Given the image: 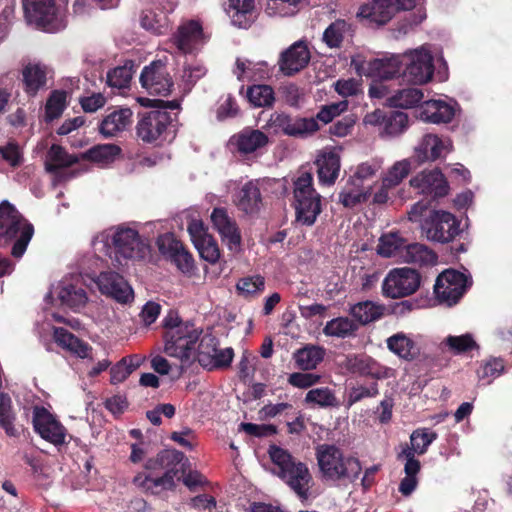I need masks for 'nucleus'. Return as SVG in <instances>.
Wrapping results in <instances>:
<instances>
[{
  "label": "nucleus",
  "instance_id": "1",
  "mask_svg": "<svg viewBox=\"0 0 512 512\" xmlns=\"http://www.w3.org/2000/svg\"><path fill=\"white\" fill-rule=\"evenodd\" d=\"M95 253L115 257L119 265L122 260L143 259L149 252L148 243L139 236V232L132 227L113 226L99 233L93 240Z\"/></svg>",
  "mask_w": 512,
  "mask_h": 512
},
{
  "label": "nucleus",
  "instance_id": "2",
  "mask_svg": "<svg viewBox=\"0 0 512 512\" xmlns=\"http://www.w3.org/2000/svg\"><path fill=\"white\" fill-rule=\"evenodd\" d=\"M315 455L320 477L325 482H353L362 471L360 461L356 457L345 454L335 445L320 444Z\"/></svg>",
  "mask_w": 512,
  "mask_h": 512
},
{
  "label": "nucleus",
  "instance_id": "3",
  "mask_svg": "<svg viewBox=\"0 0 512 512\" xmlns=\"http://www.w3.org/2000/svg\"><path fill=\"white\" fill-rule=\"evenodd\" d=\"M268 453L275 466L273 473L282 479L301 501L307 500L313 479L306 464L296 461L287 450L276 445L270 446Z\"/></svg>",
  "mask_w": 512,
  "mask_h": 512
},
{
  "label": "nucleus",
  "instance_id": "4",
  "mask_svg": "<svg viewBox=\"0 0 512 512\" xmlns=\"http://www.w3.org/2000/svg\"><path fill=\"white\" fill-rule=\"evenodd\" d=\"M33 233V226L21 216L12 204L8 201H3L0 204V238L16 239L11 251L15 258L22 257Z\"/></svg>",
  "mask_w": 512,
  "mask_h": 512
},
{
  "label": "nucleus",
  "instance_id": "5",
  "mask_svg": "<svg viewBox=\"0 0 512 512\" xmlns=\"http://www.w3.org/2000/svg\"><path fill=\"white\" fill-rule=\"evenodd\" d=\"M294 206L296 220L312 226L322 211L321 196L313 187V176L305 171L294 180Z\"/></svg>",
  "mask_w": 512,
  "mask_h": 512
},
{
  "label": "nucleus",
  "instance_id": "6",
  "mask_svg": "<svg viewBox=\"0 0 512 512\" xmlns=\"http://www.w3.org/2000/svg\"><path fill=\"white\" fill-rule=\"evenodd\" d=\"M201 331L193 324L185 323L166 330L164 352L180 360L182 367H187L196 360V344Z\"/></svg>",
  "mask_w": 512,
  "mask_h": 512
},
{
  "label": "nucleus",
  "instance_id": "7",
  "mask_svg": "<svg viewBox=\"0 0 512 512\" xmlns=\"http://www.w3.org/2000/svg\"><path fill=\"white\" fill-rule=\"evenodd\" d=\"M27 20L46 32H57L63 29L65 7L55 0H23Z\"/></svg>",
  "mask_w": 512,
  "mask_h": 512
},
{
  "label": "nucleus",
  "instance_id": "8",
  "mask_svg": "<svg viewBox=\"0 0 512 512\" xmlns=\"http://www.w3.org/2000/svg\"><path fill=\"white\" fill-rule=\"evenodd\" d=\"M188 467V459L185 455L174 449L161 451L153 459L146 463V469L151 471H163L161 477H156V483L160 489H171L174 487V479L182 472L185 473Z\"/></svg>",
  "mask_w": 512,
  "mask_h": 512
},
{
  "label": "nucleus",
  "instance_id": "9",
  "mask_svg": "<svg viewBox=\"0 0 512 512\" xmlns=\"http://www.w3.org/2000/svg\"><path fill=\"white\" fill-rule=\"evenodd\" d=\"M87 272L82 268L78 275H70L64 277L56 286H54L46 299L57 298L61 306L68 307L74 311H79L83 308L87 301L88 296L82 286V276Z\"/></svg>",
  "mask_w": 512,
  "mask_h": 512
},
{
  "label": "nucleus",
  "instance_id": "10",
  "mask_svg": "<svg viewBox=\"0 0 512 512\" xmlns=\"http://www.w3.org/2000/svg\"><path fill=\"white\" fill-rule=\"evenodd\" d=\"M421 228L428 240L438 243H448L459 234L456 218L443 210L430 211Z\"/></svg>",
  "mask_w": 512,
  "mask_h": 512
},
{
  "label": "nucleus",
  "instance_id": "11",
  "mask_svg": "<svg viewBox=\"0 0 512 512\" xmlns=\"http://www.w3.org/2000/svg\"><path fill=\"white\" fill-rule=\"evenodd\" d=\"M403 59L404 79L412 84H425L432 79L434 73L433 57L425 47L401 55Z\"/></svg>",
  "mask_w": 512,
  "mask_h": 512
},
{
  "label": "nucleus",
  "instance_id": "12",
  "mask_svg": "<svg viewBox=\"0 0 512 512\" xmlns=\"http://www.w3.org/2000/svg\"><path fill=\"white\" fill-rule=\"evenodd\" d=\"M351 65L359 75L389 80L400 74L403 59L400 54H393L388 57L365 61L360 55H356L352 57Z\"/></svg>",
  "mask_w": 512,
  "mask_h": 512
},
{
  "label": "nucleus",
  "instance_id": "13",
  "mask_svg": "<svg viewBox=\"0 0 512 512\" xmlns=\"http://www.w3.org/2000/svg\"><path fill=\"white\" fill-rule=\"evenodd\" d=\"M420 281L416 270L408 267L394 268L384 278L383 294L392 299L409 296L418 290Z\"/></svg>",
  "mask_w": 512,
  "mask_h": 512
},
{
  "label": "nucleus",
  "instance_id": "14",
  "mask_svg": "<svg viewBox=\"0 0 512 512\" xmlns=\"http://www.w3.org/2000/svg\"><path fill=\"white\" fill-rule=\"evenodd\" d=\"M233 357V349H219L218 342L212 335H204L197 346L196 360L208 370L230 366Z\"/></svg>",
  "mask_w": 512,
  "mask_h": 512
},
{
  "label": "nucleus",
  "instance_id": "15",
  "mask_svg": "<svg viewBox=\"0 0 512 512\" xmlns=\"http://www.w3.org/2000/svg\"><path fill=\"white\" fill-rule=\"evenodd\" d=\"M467 287L468 278L465 274L456 270H446L437 277L434 292L440 302L451 306L458 302Z\"/></svg>",
  "mask_w": 512,
  "mask_h": 512
},
{
  "label": "nucleus",
  "instance_id": "16",
  "mask_svg": "<svg viewBox=\"0 0 512 512\" xmlns=\"http://www.w3.org/2000/svg\"><path fill=\"white\" fill-rule=\"evenodd\" d=\"M84 273L85 276L96 283L101 294L111 297L122 304L130 303L133 300V290L120 274L116 272H102L100 275L95 276L94 273L89 271Z\"/></svg>",
  "mask_w": 512,
  "mask_h": 512
},
{
  "label": "nucleus",
  "instance_id": "17",
  "mask_svg": "<svg viewBox=\"0 0 512 512\" xmlns=\"http://www.w3.org/2000/svg\"><path fill=\"white\" fill-rule=\"evenodd\" d=\"M32 423L40 437L54 445L65 443L67 431L57 417L42 406L33 408Z\"/></svg>",
  "mask_w": 512,
  "mask_h": 512
},
{
  "label": "nucleus",
  "instance_id": "18",
  "mask_svg": "<svg viewBox=\"0 0 512 512\" xmlns=\"http://www.w3.org/2000/svg\"><path fill=\"white\" fill-rule=\"evenodd\" d=\"M159 251L184 274L191 275L194 270L192 255L183 244L171 234H164L157 240Z\"/></svg>",
  "mask_w": 512,
  "mask_h": 512
},
{
  "label": "nucleus",
  "instance_id": "19",
  "mask_svg": "<svg viewBox=\"0 0 512 512\" xmlns=\"http://www.w3.org/2000/svg\"><path fill=\"white\" fill-rule=\"evenodd\" d=\"M140 82L150 94L161 96H167L173 86L166 65L161 60L144 67L140 75Z\"/></svg>",
  "mask_w": 512,
  "mask_h": 512
},
{
  "label": "nucleus",
  "instance_id": "20",
  "mask_svg": "<svg viewBox=\"0 0 512 512\" xmlns=\"http://www.w3.org/2000/svg\"><path fill=\"white\" fill-rule=\"evenodd\" d=\"M171 116L165 109H155L143 114L137 125L138 136L144 142L158 140L171 122Z\"/></svg>",
  "mask_w": 512,
  "mask_h": 512
},
{
  "label": "nucleus",
  "instance_id": "21",
  "mask_svg": "<svg viewBox=\"0 0 512 512\" xmlns=\"http://www.w3.org/2000/svg\"><path fill=\"white\" fill-rule=\"evenodd\" d=\"M457 103L455 100L430 99L424 101L418 110V118L427 123H448L455 116Z\"/></svg>",
  "mask_w": 512,
  "mask_h": 512
},
{
  "label": "nucleus",
  "instance_id": "22",
  "mask_svg": "<svg viewBox=\"0 0 512 512\" xmlns=\"http://www.w3.org/2000/svg\"><path fill=\"white\" fill-rule=\"evenodd\" d=\"M410 185L419 193L432 197H442L448 193V183L438 169L425 170L410 180Z\"/></svg>",
  "mask_w": 512,
  "mask_h": 512
},
{
  "label": "nucleus",
  "instance_id": "23",
  "mask_svg": "<svg viewBox=\"0 0 512 512\" xmlns=\"http://www.w3.org/2000/svg\"><path fill=\"white\" fill-rule=\"evenodd\" d=\"M344 367L352 372L376 379H385L393 375L391 368L377 363L367 355H348L344 361Z\"/></svg>",
  "mask_w": 512,
  "mask_h": 512
},
{
  "label": "nucleus",
  "instance_id": "24",
  "mask_svg": "<svg viewBox=\"0 0 512 512\" xmlns=\"http://www.w3.org/2000/svg\"><path fill=\"white\" fill-rule=\"evenodd\" d=\"M450 150L451 142L449 139L440 138L434 134H427L423 136L415 147V158L419 163L434 161L446 156Z\"/></svg>",
  "mask_w": 512,
  "mask_h": 512
},
{
  "label": "nucleus",
  "instance_id": "25",
  "mask_svg": "<svg viewBox=\"0 0 512 512\" xmlns=\"http://www.w3.org/2000/svg\"><path fill=\"white\" fill-rule=\"evenodd\" d=\"M309 60L310 52L306 43L297 41L282 53L279 61L280 70L291 76L306 67Z\"/></svg>",
  "mask_w": 512,
  "mask_h": 512
},
{
  "label": "nucleus",
  "instance_id": "26",
  "mask_svg": "<svg viewBox=\"0 0 512 512\" xmlns=\"http://www.w3.org/2000/svg\"><path fill=\"white\" fill-rule=\"evenodd\" d=\"M211 221L228 248L236 250L240 246L241 236L235 221L228 216L227 211L215 208L211 214Z\"/></svg>",
  "mask_w": 512,
  "mask_h": 512
},
{
  "label": "nucleus",
  "instance_id": "27",
  "mask_svg": "<svg viewBox=\"0 0 512 512\" xmlns=\"http://www.w3.org/2000/svg\"><path fill=\"white\" fill-rule=\"evenodd\" d=\"M201 25L194 20L182 24L174 36V43L184 54L192 53L203 44Z\"/></svg>",
  "mask_w": 512,
  "mask_h": 512
},
{
  "label": "nucleus",
  "instance_id": "28",
  "mask_svg": "<svg viewBox=\"0 0 512 512\" xmlns=\"http://www.w3.org/2000/svg\"><path fill=\"white\" fill-rule=\"evenodd\" d=\"M319 182L323 185H332L338 178L340 171V155L335 148L323 149L316 160Z\"/></svg>",
  "mask_w": 512,
  "mask_h": 512
},
{
  "label": "nucleus",
  "instance_id": "29",
  "mask_svg": "<svg viewBox=\"0 0 512 512\" xmlns=\"http://www.w3.org/2000/svg\"><path fill=\"white\" fill-rule=\"evenodd\" d=\"M267 135L257 129H245L230 139V145L240 154L249 155L268 144Z\"/></svg>",
  "mask_w": 512,
  "mask_h": 512
},
{
  "label": "nucleus",
  "instance_id": "30",
  "mask_svg": "<svg viewBox=\"0 0 512 512\" xmlns=\"http://www.w3.org/2000/svg\"><path fill=\"white\" fill-rule=\"evenodd\" d=\"M235 205L245 214H257L263 205L259 183L257 181L245 183L236 195Z\"/></svg>",
  "mask_w": 512,
  "mask_h": 512
},
{
  "label": "nucleus",
  "instance_id": "31",
  "mask_svg": "<svg viewBox=\"0 0 512 512\" xmlns=\"http://www.w3.org/2000/svg\"><path fill=\"white\" fill-rule=\"evenodd\" d=\"M394 15L395 8L390 0H374L362 5L357 12V17L367 19L377 25L388 23Z\"/></svg>",
  "mask_w": 512,
  "mask_h": 512
},
{
  "label": "nucleus",
  "instance_id": "32",
  "mask_svg": "<svg viewBox=\"0 0 512 512\" xmlns=\"http://www.w3.org/2000/svg\"><path fill=\"white\" fill-rule=\"evenodd\" d=\"M50 70L40 63H28L22 70L24 90L29 95H36L46 87Z\"/></svg>",
  "mask_w": 512,
  "mask_h": 512
},
{
  "label": "nucleus",
  "instance_id": "33",
  "mask_svg": "<svg viewBox=\"0 0 512 512\" xmlns=\"http://www.w3.org/2000/svg\"><path fill=\"white\" fill-rule=\"evenodd\" d=\"M53 338L55 342L71 354L82 358L91 359L92 347L64 328H54Z\"/></svg>",
  "mask_w": 512,
  "mask_h": 512
},
{
  "label": "nucleus",
  "instance_id": "34",
  "mask_svg": "<svg viewBox=\"0 0 512 512\" xmlns=\"http://www.w3.org/2000/svg\"><path fill=\"white\" fill-rule=\"evenodd\" d=\"M233 73L240 81H256L269 77L271 68L266 61L252 62L238 58Z\"/></svg>",
  "mask_w": 512,
  "mask_h": 512
},
{
  "label": "nucleus",
  "instance_id": "35",
  "mask_svg": "<svg viewBox=\"0 0 512 512\" xmlns=\"http://www.w3.org/2000/svg\"><path fill=\"white\" fill-rule=\"evenodd\" d=\"M227 14L233 25L248 28L254 21V0H228Z\"/></svg>",
  "mask_w": 512,
  "mask_h": 512
},
{
  "label": "nucleus",
  "instance_id": "36",
  "mask_svg": "<svg viewBox=\"0 0 512 512\" xmlns=\"http://www.w3.org/2000/svg\"><path fill=\"white\" fill-rule=\"evenodd\" d=\"M382 167V158H370L356 165L349 178L356 184L358 183L361 186H369L373 188V180L382 170Z\"/></svg>",
  "mask_w": 512,
  "mask_h": 512
},
{
  "label": "nucleus",
  "instance_id": "37",
  "mask_svg": "<svg viewBox=\"0 0 512 512\" xmlns=\"http://www.w3.org/2000/svg\"><path fill=\"white\" fill-rule=\"evenodd\" d=\"M386 345L390 352L404 360H413L418 354L415 341L404 332H397L388 337Z\"/></svg>",
  "mask_w": 512,
  "mask_h": 512
},
{
  "label": "nucleus",
  "instance_id": "38",
  "mask_svg": "<svg viewBox=\"0 0 512 512\" xmlns=\"http://www.w3.org/2000/svg\"><path fill=\"white\" fill-rule=\"evenodd\" d=\"M352 25L344 19L331 22L322 34L323 43L330 49H338L348 36H351Z\"/></svg>",
  "mask_w": 512,
  "mask_h": 512
},
{
  "label": "nucleus",
  "instance_id": "39",
  "mask_svg": "<svg viewBox=\"0 0 512 512\" xmlns=\"http://www.w3.org/2000/svg\"><path fill=\"white\" fill-rule=\"evenodd\" d=\"M325 349L316 345H306L293 353V360L298 369L310 371L316 369L324 360Z\"/></svg>",
  "mask_w": 512,
  "mask_h": 512
},
{
  "label": "nucleus",
  "instance_id": "40",
  "mask_svg": "<svg viewBox=\"0 0 512 512\" xmlns=\"http://www.w3.org/2000/svg\"><path fill=\"white\" fill-rule=\"evenodd\" d=\"M372 196V187L361 186L350 178L339 194V202L347 208H353L367 202Z\"/></svg>",
  "mask_w": 512,
  "mask_h": 512
},
{
  "label": "nucleus",
  "instance_id": "41",
  "mask_svg": "<svg viewBox=\"0 0 512 512\" xmlns=\"http://www.w3.org/2000/svg\"><path fill=\"white\" fill-rule=\"evenodd\" d=\"M132 111L128 108L115 110L107 115L100 126V132L106 137L115 136L131 123Z\"/></svg>",
  "mask_w": 512,
  "mask_h": 512
},
{
  "label": "nucleus",
  "instance_id": "42",
  "mask_svg": "<svg viewBox=\"0 0 512 512\" xmlns=\"http://www.w3.org/2000/svg\"><path fill=\"white\" fill-rule=\"evenodd\" d=\"M436 254L427 246L420 243L406 244L402 252L401 262L416 265H433L436 263Z\"/></svg>",
  "mask_w": 512,
  "mask_h": 512
},
{
  "label": "nucleus",
  "instance_id": "43",
  "mask_svg": "<svg viewBox=\"0 0 512 512\" xmlns=\"http://www.w3.org/2000/svg\"><path fill=\"white\" fill-rule=\"evenodd\" d=\"M406 241L397 232H389L383 234L377 246V252L382 257H394L398 261L402 258V252H404Z\"/></svg>",
  "mask_w": 512,
  "mask_h": 512
},
{
  "label": "nucleus",
  "instance_id": "44",
  "mask_svg": "<svg viewBox=\"0 0 512 512\" xmlns=\"http://www.w3.org/2000/svg\"><path fill=\"white\" fill-rule=\"evenodd\" d=\"M121 149L114 144H99L91 147L83 154V158L104 167L113 163L120 155Z\"/></svg>",
  "mask_w": 512,
  "mask_h": 512
},
{
  "label": "nucleus",
  "instance_id": "45",
  "mask_svg": "<svg viewBox=\"0 0 512 512\" xmlns=\"http://www.w3.org/2000/svg\"><path fill=\"white\" fill-rule=\"evenodd\" d=\"M436 439V434L429 430H416L410 436L411 447H405L398 455L399 458L407 460L408 452L411 453L412 458H415V454H424L429 445Z\"/></svg>",
  "mask_w": 512,
  "mask_h": 512
},
{
  "label": "nucleus",
  "instance_id": "46",
  "mask_svg": "<svg viewBox=\"0 0 512 512\" xmlns=\"http://www.w3.org/2000/svg\"><path fill=\"white\" fill-rule=\"evenodd\" d=\"M423 99V92L418 88L397 90L387 98V105L395 108L408 109L414 107Z\"/></svg>",
  "mask_w": 512,
  "mask_h": 512
},
{
  "label": "nucleus",
  "instance_id": "47",
  "mask_svg": "<svg viewBox=\"0 0 512 512\" xmlns=\"http://www.w3.org/2000/svg\"><path fill=\"white\" fill-rule=\"evenodd\" d=\"M141 26L153 34H164L168 30V18L160 9H146L141 15Z\"/></svg>",
  "mask_w": 512,
  "mask_h": 512
},
{
  "label": "nucleus",
  "instance_id": "48",
  "mask_svg": "<svg viewBox=\"0 0 512 512\" xmlns=\"http://www.w3.org/2000/svg\"><path fill=\"white\" fill-rule=\"evenodd\" d=\"M77 161V157L67 154L61 146L52 145L46 156L45 167L48 172L56 173L60 168L69 167Z\"/></svg>",
  "mask_w": 512,
  "mask_h": 512
},
{
  "label": "nucleus",
  "instance_id": "49",
  "mask_svg": "<svg viewBox=\"0 0 512 512\" xmlns=\"http://www.w3.org/2000/svg\"><path fill=\"white\" fill-rule=\"evenodd\" d=\"M421 468L419 460L412 458L410 452H408L407 460L404 465L405 477L401 480L399 485V491L404 496H409L417 487L418 479L417 474Z\"/></svg>",
  "mask_w": 512,
  "mask_h": 512
},
{
  "label": "nucleus",
  "instance_id": "50",
  "mask_svg": "<svg viewBox=\"0 0 512 512\" xmlns=\"http://www.w3.org/2000/svg\"><path fill=\"white\" fill-rule=\"evenodd\" d=\"M350 313L359 323L368 324L378 320L383 315V307L372 301H364L355 304Z\"/></svg>",
  "mask_w": 512,
  "mask_h": 512
},
{
  "label": "nucleus",
  "instance_id": "51",
  "mask_svg": "<svg viewBox=\"0 0 512 512\" xmlns=\"http://www.w3.org/2000/svg\"><path fill=\"white\" fill-rule=\"evenodd\" d=\"M358 326L347 317H338L328 321L323 329L327 336L346 338L352 335Z\"/></svg>",
  "mask_w": 512,
  "mask_h": 512
},
{
  "label": "nucleus",
  "instance_id": "52",
  "mask_svg": "<svg viewBox=\"0 0 512 512\" xmlns=\"http://www.w3.org/2000/svg\"><path fill=\"white\" fill-rule=\"evenodd\" d=\"M319 129L320 125L314 117L291 118L287 135L298 138H307L316 133Z\"/></svg>",
  "mask_w": 512,
  "mask_h": 512
},
{
  "label": "nucleus",
  "instance_id": "53",
  "mask_svg": "<svg viewBox=\"0 0 512 512\" xmlns=\"http://www.w3.org/2000/svg\"><path fill=\"white\" fill-rule=\"evenodd\" d=\"M15 414L12 410V400L8 394H0V426L10 437L18 435V431L14 426Z\"/></svg>",
  "mask_w": 512,
  "mask_h": 512
},
{
  "label": "nucleus",
  "instance_id": "54",
  "mask_svg": "<svg viewBox=\"0 0 512 512\" xmlns=\"http://www.w3.org/2000/svg\"><path fill=\"white\" fill-rule=\"evenodd\" d=\"M249 102L255 107H270L275 101L274 91L269 85H253L247 91Z\"/></svg>",
  "mask_w": 512,
  "mask_h": 512
},
{
  "label": "nucleus",
  "instance_id": "55",
  "mask_svg": "<svg viewBox=\"0 0 512 512\" xmlns=\"http://www.w3.org/2000/svg\"><path fill=\"white\" fill-rule=\"evenodd\" d=\"M305 402L322 408L338 405L335 393L328 387L314 388L307 392Z\"/></svg>",
  "mask_w": 512,
  "mask_h": 512
},
{
  "label": "nucleus",
  "instance_id": "56",
  "mask_svg": "<svg viewBox=\"0 0 512 512\" xmlns=\"http://www.w3.org/2000/svg\"><path fill=\"white\" fill-rule=\"evenodd\" d=\"M411 169V160L402 159L389 167L382 177L392 186L397 187L409 175Z\"/></svg>",
  "mask_w": 512,
  "mask_h": 512
},
{
  "label": "nucleus",
  "instance_id": "57",
  "mask_svg": "<svg viewBox=\"0 0 512 512\" xmlns=\"http://www.w3.org/2000/svg\"><path fill=\"white\" fill-rule=\"evenodd\" d=\"M504 368L501 358L491 357L481 365L477 374L480 380H485L487 384H490L504 372Z\"/></svg>",
  "mask_w": 512,
  "mask_h": 512
},
{
  "label": "nucleus",
  "instance_id": "58",
  "mask_svg": "<svg viewBox=\"0 0 512 512\" xmlns=\"http://www.w3.org/2000/svg\"><path fill=\"white\" fill-rule=\"evenodd\" d=\"M444 343L454 354H461L478 347L469 333L460 336L449 335L445 338Z\"/></svg>",
  "mask_w": 512,
  "mask_h": 512
},
{
  "label": "nucleus",
  "instance_id": "59",
  "mask_svg": "<svg viewBox=\"0 0 512 512\" xmlns=\"http://www.w3.org/2000/svg\"><path fill=\"white\" fill-rule=\"evenodd\" d=\"M194 246L199 252L200 257L210 264H215L219 260L220 249L216 240L211 235L202 239Z\"/></svg>",
  "mask_w": 512,
  "mask_h": 512
},
{
  "label": "nucleus",
  "instance_id": "60",
  "mask_svg": "<svg viewBox=\"0 0 512 512\" xmlns=\"http://www.w3.org/2000/svg\"><path fill=\"white\" fill-rule=\"evenodd\" d=\"M408 127V116L404 112H393L385 121L384 132L389 136H397Z\"/></svg>",
  "mask_w": 512,
  "mask_h": 512
},
{
  "label": "nucleus",
  "instance_id": "61",
  "mask_svg": "<svg viewBox=\"0 0 512 512\" xmlns=\"http://www.w3.org/2000/svg\"><path fill=\"white\" fill-rule=\"evenodd\" d=\"M66 103V93L63 91H54L46 103V118L53 120L59 117Z\"/></svg>",
  "mask_w": 512,
  "mask_h": 512
},
{
  "label": "nucleus",
  "instance_id": "62",
  "mask_svg": "<svg viewBox=\"0 0 512 512\" xmlns=\"http://www.w3.org/2000/svg\"><path fill=\"white\" fill-rule=\"evenodd\" d=\"M347 106L348 104L346 101L324 105L314 118L317 120V123L321 122L323 125H326L344 112L347 109Z\"/></svg>",
  "mask_w": 512,
  "mask_h": 512
},
{
  "label": "nucleus",
  "instance_id": "63",
  "mask_svg": "<svg viewBox=\"0 0 512 512\" xmlns=\"http://www.w3.org/2000/svg\"><path fill=\"white\" fill-rule=\"evenodd\" d=\"M265 287V280L262 276H249L240 279L237 289L244 295L250 296L262 292Z\"/></svg>",
  "mask_w": 512,
  "mask_h": 512
},
{
  "label": "nucleus",
  "instance_id": "64",
  "mask_svg": "<svg viewBox=\"0 0 512 512\" xmlns=\"http://www.w3.org/2000/svg\"><path fill=\"white\" fill-rule=\"evenodd\" d=\"M334 89L340 96L347 98L362 93V83L354 78L339 79L334 83Z\"/></svg>",
  "mask_w": 512,
  "mask_h": 512
}]
</instances>
